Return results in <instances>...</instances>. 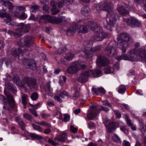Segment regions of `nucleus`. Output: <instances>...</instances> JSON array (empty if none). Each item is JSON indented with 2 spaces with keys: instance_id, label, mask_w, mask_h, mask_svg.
I'll return each mask as SVG.
<instances>
[{
  "instance_id": "nucleus-1",
  "label": "nucleus",
  "mask_w": 146,
  "mask_h": 146,
  "mask_svg": "<svg viewBox=\"0 0 146 146\" xmlns=\"http://www.w3.org/2000/svg\"><path fill=\"white\" fill-rule=\"evenodd\" d=\"M113 8L112 4L107 1L101 2L96 7L98 11L102 10L108 12L111 11L106 16V21L107 25L105 26L106 28L110 31H111L113 28H116L117 26L115 22L116 21L117 16L116 13L112 11Z\"/></svg>"
},
{
  "instance_id": "nucleus-2",
  "label": "nucleus",
  "mask_w": 146,
  "mask_h": 146,
  "mask_svg": "<svg viewBox=\"0 0 146 146\" xmlns=\"http://www.w3.org/2000/svg\"><path fill=\"white\" fill-rule=\"evenodd\" d=\"M128 55L123 54L117 56L116 59L118 60H126L131 61L136 60V56H139L141 60L146 61V50L139 49H133L128 52Z\"/></svg>"
},
{
  "instance_id": "nucleus-3",
  "label": "nucleus",
  "mask_w": 146,
  "mask_h": 146,
  "mask_svg": "<svg viewBox=\"0 0 146 146\" xmlns=\"http://www.w3.org/2000/svg\"><path fill=\"white\" fill-rule=\"evenodd\" d=\"M88 27L91 28V30L93 31L98 33L93 36L92 39L97 41H102L104 38L109 37L110 36L111 34H108L103 32L102 29L99 25L93 22H88Z\"/></svg>"
},
{
  "instance_id": "nucleus-4",
  "label": "nucleus",
  "mask_w": 146,
  "mask_h": 146,
  "mask_svg": "<svg viewBox=\"0 0 146 146\" xmlns=\"http://www.w3.org/2000/svg\"><path fill=\"white\" fill-rule=\"evenodd\" d=\"M130 39L129 35L127 33H122L117 38V46L122 50L123 53H125L126 48L129 46L128 42Z\"/></svg>"
},
{
  "instance_id": "nucleus-5",
  "label": "nucleus",
  "mask_w": 146,
  "mask_h": 146,
  "mask_svg": "<svg viewBox=\"0 0 146 146\" xmlns=\"http://www.w3.org/2000/svg\"><path fill=\"white\" fill-rule=\"evenodd\" d=\"M30 28V25L29 24L24 25L23 23H21L18 25L16 29V30L19 33H16L13 32L11 30L6 29H4V31L9 35L16 37H19L23 33H25L29 30Z\"/></svg>"
},
{
  "instance_id": "nucleus-6",
  "label": "nucleus",
  "mask_w": 146,
  "mask_h": 146,
  "mask_svg": "<svg viewBox=\"0 0 146 146\" xmlns=\"http://www.w3.org/2000/svg\"><path fill=\"white\" fill-rule=\"evenodd\" d=\"M85 63L82 61H77L71 64L68 66L67 72L69 74H73L80 70L85 68Z\"/></svg>"
},
{
  "instance_id": "nucleus-7",
  "label": "nucleus",
  "mask_w": 146,
  "mask_h": 146,
  "mask_svg": "<svg viewBox=\"0 0 146 146\" xmlns=\"http://www.w3.org/2000/svg\"><path fill=\"white\" fill-rule=\"evenodd\" d=\"M76 31L79 33H85L88 32V29L85 25L74 24L72 25L68 29L67 33L69 35H72Z\"/></svg>"
},
{
  "instance_id": "nucleus-8",
  "label": "nucleus",
  "mask_w": 146,
  "mask_h": 146,
  "mask_svg": "<svg viewBox=\"0 0 146 146\" xmlns=\"http://www.w3.org/2000/svg\"><path fill=\"white\" fill-rule=\"evenodd\" d=\"M41 20L44 21L46 23H51L59 24L62 23L63 21L66 20V17L64 16H62L60 18H57L55 17H52L48 15H45L41 16L40 17Z\"/></svg>"
},
{
  "instance_id": "nucleus-9",
  "label": "nucleus",
  "mask_w": 146,
  "mask_h": 146,
  "mask_svg": "<svg viewBox=\"0 0 146 146\" xmlns=\"http://www.w3.org/2000/svg\"><path fill=\"white\" fill-rule=\"evenodd\" d=\"M100 110L98 106L96 105L90 106L87 113V117L90 120L95 118L100 113Z\"/></svg>"
},
{
  "instance_id": "nucleus-10",
  "label": "nucleus",
  "mask_w": 146,
  "mask_h": 146,
  "mask_svg": "<svg viewBox=\"0 0 146 146\" xmlns=\"http://www.w3.org/2000/svg\"><path fill=\"white\" fill-rule=\"evenodd\" d=\"M7 98L9 105L15 111H17L16 108V105L14 98L12 94L9 92H4Z\"/></svg>"
},
{
  "instance_id": "nucleus-11",
  "label": "nucleus",
  "mask_w": 146,
  "mask_h": 146,
  "mask_svg": "<svg viewBox=\"0 0 146 146\" xmlns=\"http://www.w3.org/2000/svg\"><path fill=\"white\" fill-rule=\"evenodd\" d=\"M23 64L27 68L32 70L36 69V65L35 61L29 58H25L23 60Z\"/></svg>"
},
{
  "instance_id": "nucleus-12",
  "label": "nucleus",
  "mask_w": 146,
  "mask_h": 146,
  "mask_svg": "<svg viewBox=\"0 0 146 146\" xmlns=\"http://www.w3.org/2000/svg\"><path fill=\"white\" fill-rule=\"evenodd\" d=\"M105 52L107 55L110 57L115 56L116 53V48L115 45L111 44H109L106 47Z\"/></svg>"
},
{
  "instance_id": "nucleus-13",
  "label": "nucleus",
  "mask_w": 146,
  "mask_h": 146,
  "mask_svg": "<svg viewBox=\"0 0 146 146\" xmlns=\"http://www.w3.org/2000/svg\"><path fill=\"white\" fill-rule=\"evenodd\" d=\"M23 81L27 84L28 86L31 90H33L37 86L36 80L34 78L25 77L23 79Z\"/></svg>"
},
{
  "instance_id": "nucleus-14",
  "label": "nucleus",
  "mask_w": 146,
  "mask_h": 146,
  "mask_svg": "<svg viewBox=\"0 0 146 146\" xmlns=\"http://www.w3.org/2000/svg\"><path fill=\"white\" fill-rule=\"evenodd\" d=\"M7 79L9 81H12L14 83H16L17 85L21 87L24 86V84L19 79V77L17 75H15L13 78H12L11 76L8 74H7Z\"/></svg>"
},
{
  "instance_id": "nucleus-15",
  "label": "nucleus",
  "mask_w": 146,
  "mask_h": 146,
  "mask_svg": "<svg viewBox=\"0 0 146 146\" xmlns=\"http://www.w3.org/2000/svg\"><path fill=\"white\" fill-rule=\"evenodd\" d=\"M96 63L99 67H101L108 64L109 61L105 56H100L98 57L96 60Z\"/></svg>"
},
{
  "instance_id": "nucleus-16",
  "label": "nucleus",
  "mask_w": 146,
  "mask_h": 146,
  "mask_svg": "<svg viewBox=\"0 0 146 146\" xmlns=\"http://www.w3.org/2000/svg\"><path fill=\"white\" fill-rule=\"evenodd\" d=\"M67 135V134L66 132H63L56 137L54 138V140L61 142L70 143L72 141V140H69L68 139Z\"/></svg>"
},
{
  "instance_id": "nucleus-17",
  "label": "nucleus",
  "mask_w": 146,
  "mask_h": 146,
  "mask_svg": "<svg viewBox=\"0 0 146 146\" xmlns=\"http://www.w3.org/2000/svg\"><path fill=\"white\" fill-rule=\"evenodd\" d=\"M90 76L89 70L82 72L78 78V80L80 83H84L87 81L88 78Z\"/></svg>"
},
{
  "instance_id": "nucleus-18",
  "label": "nucleus",
  "mask_w": 146,
  "mask_h": 146,
  "mask_svg": "<svg viewBox=\"0 0 146 146\" xmlns=\"http://www.w3.org/2000/svg\"><path fill=\"white\" fill-rule=\"evenodd\" d=\"M34 38L31 36H26L25 37L24 41L25 42L24 46L25 48L31 46L33 44Z\"/></svg>"
},
{
  "instance_id": "nucleus-19",
  "label": "nucleus",
  "mask_w": 146,
  "mask_h": 146,
  "mask_svg": "<svg viewBox=\"0 0 146 146\" xmlns=\"http://www.w3.org/2000/svg\"><path fill=\"white\" fill-rule=\"evenodd\" d=\"M115 68L116 70H118L119 68L118 66L117 65L113 66L112 64H111L110 66L105 68V72L106 74L113 73L115 70Z\"/></svg>"
},
{
  "instance_id": "nucleus-20",
  "label": "nucleus",
  "mask_w": 146,
  "mask_h": 146,
  "mask_svg": "<svg viewBox=\"0 0 146 146\" xmlns=\"http://www.w3.org/2000/svg\"><path fill=\"white\" fill-rule=\"evenodd\" d=\"M69 94L67 92H62L59 95L56 94L54 97V98L56 101L58 102L61 103L62 102V100L60 97L64 98L65 96H68Z\"/></svg>"
},
{
  "instance_id": "nucleus-21",
  "label": "nucleus",
  "mask_w": 146,
  "mask_h": 146,
  "mask_svg": "<svg viewBox=\"0 0 146 146\" xmlns=\"http://www.w3.org/2000/svg\"><path fill=\"white\" fill-rule=\"evenodd\" d=\"M16 90V87L13 86L12 84L7 82H5V86L4 91H15Z\"/></svg>"
},
{
  "instance_id": "nucleus-22",
  "label": "nucleus",
  "mask_w": 146,
  "mask_h": 146,
  "mask_svg": "<svg viewBox=\"0 0 146 146\" xmlns=\"http://www.w3.org/2000/svg\"><path fill=\"white\" fill-rule=\"evenodd\" d=\"M136 19L135 18L133 17H131L127 19H123L124 21L126 22L127 25L133 27L134 26L135 23L136 22Z\"/></svg>"
},
{
  "instance_id": "nucleus-23",
  "label": "nucleus",
  "mask_w": 146,
  "mask_h": 146,
  "mask_svg": "<svg viewBox=\"0 0 146 146\" xmlns=\"http://www.w3.org/2000/svg\"><path fill=\"white\" fill-rule=\"evenodd\" d=\"M2 18L5 17L7 19L4 20V21L8 25H12V21L11 20V18L9 14L5 12L3 13Z\"/></svg>"
},
{
  "instance_id": "nucleus-24",
  "label": "nucleus",
  "mask_w": 146,
  "mask_h": 146,
  "mask_svg": "<svg viewBox=\"0 0 146 146\" xmlns=\"http://www.w3.org/2000/svg\"><path fill=\"white\" fill-rule=\"evenodd\" d=\"M115 123L113 122H110L109 123L106 125L108 131L110 133H111L115 130Z\"/></svg>"
},
{
  "instance_id": "nucleus-25",
  "label": "nucleus",
  "mask_w": 146,
  "mask_h": 146,
  "mask_svg": "<svg viewBox=\"0 0 146 146\" xmlns=\"http://www.w3.org/2000/svg\"><path fill=\"white\" fill-rule=\"evenodd\" d=\"M124 5L125 4L123 3V5L120 6L117 8L118 12L123 15H126L128 13V11L125 9Z\"/></svg>"
},
{
  "instance_id": "nucleus-26",
  "label": "nucleus",
  "mask_w": 146,
  "mask_h": 146,
  "mask_svg": "<svg viewBox=\"0 0 146 146\" xmlns=\"http://www.w3.org/2000/svg\"><path fill=\"white\" fill-rule=\"evenodd\" d=\"M25 51V48L22 46L21 48H19L17 49L13 50L11 52V54L14 56H17L19 54L24 52Z\"/></svg>"
},
{
  "instance_id": "nucleus-27",
  "label": "nucleus",
  "mask_w": 146,
  "mask_h": 146,
  "mask_svg": "<svg viewBox=\"0 0 146 146\" xmlns=\"http://www.w3.org/2000/svg\"><path fill=\"white\" fill-rule=\"evenodd\" d=\"M125 116L127 125L130 127L132 130L133 131L136 130V127L132 124L131 120L129 119L128 116L125 114Z\"/></svg>"
},
{
  "instance_id": "nucleus-28",
  "label": "nucleus",
  "mask_w": 146,
  "mask_h": 146,
  "mask_svg": "<svg viewBox=\"0 0 146 146\" xmlns=\"http://www.w3.org/2000/svg\"><path fill=\"white\" fill-rule=\"evenodd\" d=\"M89 72L90 76H92L93 77H99L102 75L101 72L99 70H90Z\"/></svg>"
},
{
  "instance_id": "nucleus-29",
  "label": "nucleus",
  "mask_w": 146,
  "mask_h": 146,
  "mask_svg": "<svg viewBox=\"0 0 146 146\" xmlns=\"http://www.w3.org/2000/svg\"><path fill=\"white\" fill-rule=\"evenodd\" d=\"M90 11V9L88 6H84L82 9V14L85 16H87Z\"/></svg>"
},
{
  "instance_id": "nucleus-30",
  "label": "nucleus",
  "mask_w": 146,
  "mask_h": 146,
  "mask_svg": "<svg viewBox=\"0 0 146 146\" xmlns=\"http://www.w3.org/2000/svg\"><path fill=\"white\" fill-rule=\"evenodd\" d=\"M15 120L19 123L21 128L23 130H24L25 125L22 120L20 118L16 117H15Z\"/></svg>"
},
{
  "instance_id": "nucleus-31",
  "label": "nucleus",
  "mask_w": 146,
  "mask_h": 146,
  "mask_svg": "<svg viewBox=\"0 0 146 146\" xmlns=\"http://www.w3.org/2000/svg\"><path fill=\"white\" fill-rule=\"evenodd\" d=\"M3 5L9 10H12L14 7L13 5L9 1H4Z\"/></svg>"
},
{
  "instance_id": "nucleus-32",
  "label": "nucleus",
  "mask_w": 146,
  "mask_h": 146,
  "mask_svg": "<svg viewBox=\"0 0 146 146\" xmlns=\"http://www.w3.org/2000/svg\"><path fill=\"white\" fill-rule=\"evenodd\" d=\"M5 63L7 66H8L11 63V61L9 59L3 58L0 60V70L2 68V64Z\"/></svg>"
},
{
  "instance_id": "nucleus-33",
  "label": "nucleus",
  "mask_w": 146,
  "mask_h": 146,
  "mask_svg": "<svg viewBox=\"0 0 146 146\" xmlns=\"http://www.w3.org/2000/svg\"><path fill=\"white\" fill-rule=\"evenodd\" d=\"M29 135L31 138L36 140L42 139L43 138L42 136L34 133H31Z\"/></svg>"
},
{
  "instance_id": "nucleus-34",
  "label": "nucleus",
  "mask_w": 146,
  "mask_h": 146,
  "mask_svg": "<svg viewBox=\"0 0 146 146\" xmlns=\"http://www.w3.org/2000/svg\"><path fill=\"white\" fill-rule=\"evenodd\" d=\"M74 56V54L72 53H70L66 54L64 57V58L67 60L70 61L71 60Z\"/></svg>"
},
{
  "instance_id": "nucleus-35",
  "label": "nucleus",
  "mask_w": 146,
  "mask_h": 146,
  "mask_svg": "<svg viewBox=\"0 0 146 146\" xmlns=\"http://www.w3.org/2000/svg\"><path fill=\"white\" fill-rule=\"evenodd\" d=\"M111 138L112 139L114 142L119 143H121V140L120 139L118 135L116 134L115 135L113 136Z\"/></svg>"
},
{
  "instance_id": "nucleus-36",
  "label": "nucleus",
  "mask_w": 146,
  "mask_h": 146,
  "mask_svg": "<svg viewBox=\"0 0 146 146\" xmlns=\"http://www.w3.org/2000/svg\"><path fill=\"white\" fill-rule=\"evenodd\" d=\"M101 47L102 46L101 45H99L92 48L90 50L92 52H95L100 50Z\"/></svg>"
},
{
  "instance_id": "nucleus-37",
  "label": "nucleus",
  "mask_w": 146,
  "mask_h": 146,
  "mask_svg": "<svg viewBox=\"0 0 146 146\" xmlns=\"http://www.w3.org/2000/svg\"><path fill=\"white\" fill-rule=\"evenodd\" d=\"M66 79V77L65 76H60L59 79V83L61 85L64 84V82H65Z\"/></svg>"
},
{
  "instance_id": "nucleus-38",
  "label": "nucleus",
  "mask_w": 146,
  "mask_h": 146,
  "mask_svg": "<svg viewBox=\"0 0 146 146\" xmlns=\"http://www.w3.org/2000/svg\"><path fill=\"white\" fill-rule=\"evenodd\" d=\"M140 127L142 133L144 134L145 133L146 129L145 125L143 123H140Z\"/></svg>"
},
{
  "instance_id": "nucleus-39",
  "label": "nucleus",
  "mask_w": 146,
  "mask_h": 146,
  "mask_svg": "<svg viewBox=\"0 0 146 146\" xmlns=\"http://www.w3.org/2000/svg\"><path fill=\"white\" fill-rule=\"evenodd\" d=\"M38 97V94L36 92L33 93L31 96V98L32 100L33 101L36 100Z\"/></svg>"
},
{
  "instance_id": "nucleus-40",
  "label": "nucleus",
  "mask_w": 146,
  "mask_h": 146,
  "mask_svg": "<svg viewBox=\"0 0 146 146\" xmlns=\"http://www.w3.org/2000/svg\"><path fill=\"white\" fill-rule=\"evenodd\" d=\"M38 123V124L46 126L48 128H50L51 127L50 124L47 123L45 121H40V123Z\"/></svg>"
},
{
  "instance_id": "nucleus-41",
  "label": "nucleus",
  "mask_w": 146,
  "mask_h": 146,
  "mask_svg": "<svg viewBox=\"0 0 146 146\" xmlns=\"http://www.w3.org/2000/svg\"><path fill=\"white\" fill-rule=\"evenodd\" d=\"M32 126L33 128L36 130L40 132H42V130L40 126L34 124H32Z\"/></svg>"
},
{
  "instance_id": "nucleus-42",
  "label": "nucleus",
  "mask_w": 146,
  "mask_h": 146,
  "mask_svg": "<svg viewBox=\"0 0 146 146\" xmlns=\"http://www.w3.org/2000/svg\"><path fill=\"white\" fill-rule=\"evenodd\" d=\"M22 104L23 105L24 108H25V106L27 104V97L24 95H23L22 97Z\"/></svg>"
},
{
  "instance_id": "nucleus-43",
  "label": "nucleus",
  "mask_w": 146,
  "mask_h": 146,
  "mask_svg": "<svg viewBox=\"0 0 146 146\" xmlns=\"http://www.w3.org/2000/svg\"><path fill=\"white\" fill-rule=\"evenodd\" d=\"M29 104L32 108H33L35 109H37L40 106L41 104L40 102H38L36 104L33 105L29 103Z\"/></svg>"
},
{
  "instance_id": "nucleus-44",
  "label": "nucleus",
  "mask_w": 146,
  "mask_h": 146,
  "mask_svg": "<svg viewBox=\"0 0 146 146\" xmlns=\"http://www.w3.org/2000/svg\"><path fill=\"white\" fill-rule=\"evenodd\" d=\"M101 102L103 105L108 106L109 107H111L112 106L111 104L108 102V101L106 100H104L101 101Z\"/></svg>"
},
{
  "instance_id": "nucleus-45",
  "label": "nucleus",
  "mask_w": 146,
  "mask_h": 146,
  "mask_svg": "<svg viewBox=\"0 0 146 146\" xmlns=\"http://www.w3.org/2000/svg\"><path fill=\"white\" fill-rule=\"evenodd\" d=\"M92 91H105L104 88L103 87L97 88H93L92 89Z\"/></svg>"
},
{
  "instance_id": "nucleus-46",
  "label": "nucleus",
  "mask_w": 146,
  "mask_h": 146,
  "mask_svg": "<svg viewBox=\"0 0 146 146\" xmlns=\"http://www.w3.org/2000/svg\"><path fill=\"white\" fill-rule=\"evenodd\" d=\"M64 118L63 119L62 121L65 122L68 121L70 119V116L67 114H64Z\"/></svg>"
},
{
  "instance_id": "nucleus-47",
  "label": "nucleus",
  "mask_w": 146,
  "mask_h": 146,
  "mask_svg": "<svg viewBox=\"0 0 146 146\" xmlns=\"http://www.w3.org/2000/svg\"><path fill=\"white\" fill-rule=\"evenodd\" d=\"M113 111L115 115V116L117 118H120L121 116V115L120 112L118 110H113Z\"/></svg>"
},
{
  "instance_id": "nucleus-48",
  "label": "nucleus",
  "mask_w": 146,
  "mask_h": 146,
  "mask_svg": "<svg viewBox=\"0 0 146 146\" xmlns=\"http://www.w3.org/2000/svg\"><path fill=\"white\" fill-rule=\"evenodd\" d=\"M23 116L26 119L29 120H31L32 119V116L30 115L28 113H25L23 114Z\"/></svg>"
},
{
  "instance_id": "nucleus-49",
  "label": "nucleus",
  "mask_w": 146,
  "mask_h": 146,
  "mask_svg": "<svg viewBox=\"0 0 146 146\" xmlns=\"http://www.w3.org/2000/svg\"><path fill=\"white\" fill-rule=\"evenodd\" d=\"M92 94L94 95L98 96L100 95L102 96V95L105 94V92H92Z\"/></svg>"
},
{
  "instance_id": "nucleus-50",
  "label": "nucleus",
  "mask_w": 146,
  "mask_h": 146,
  "mask_svg": "<svg viewBox=\"0 0 146 146\" xmlns=\"http://www.w3.org/2000/svg\"><path fill=\"white\" fill-rule=\"evenodd\" d=\"M0 100H1L4 104H7V101L5 97L2 95H0Z\"/></svg>"
},
{
  "instance_id": "nucleus-51",
  "label": "nucleus",
  "mask_w": 146,
  "mask_h": 146,
  "mask_svg": "<svg viewBox=\"0 0 146 146\" xmlns=\"http://www.w3.org/2000/svg\"><path fill=\"white\" fill-rule=\"evenodd\" d=\"M59 11V10L58 9L56 10L55 8H52L51 9L52 14L53 15H56L57 14Z\"/></svg>"
},
{
  "instance_id": "nucleus-52",
  "label": "nucleus",
  "mask_w": 146,
  "mask_h": 146,
  "mask_svg": "<svg viewBox=\"0 0 146 146\" xmlns=\"http://www.w3.org/2000/svg\"><path fill=\"white\" fill-rule=\"evenodd\" d=\"M27 17V15H25L24 12L21 13V15H19V18L21 19H26Z\"/></svg>"
},
{
  "instance_id": "nucleus-53",
  "label": "nucleus",
  "mask_w": 146,
  "mask_h": 146,
  "mask_svg": "<svg viewBox=\"0 0 146 146\" xmlns=\"http://www.w3.org/2000/svg\"><path fill=\"white\" fill-rule=\"evenodd\" d=\"M70 130L71 131L75 133L77 132L78 129L76 127H74V126L71 125L70 127Z\"/></svg>"
},
{
  "instance_id": "nucleus-54",
  "label": "nucleus",
  "mask_w": 146,
  "mask_h": 146,
  "mask_svg": "<svg viewBox=\"0 0 146 146\" xmlns=\"http://www.w3.org/2000/svg\"><path fill=\"white\" fill-rule=\"evenodd\" d=\"M12 16L15 17H18L19 16V13L18 11H15L12 13Z\"/></svg>"
},
{
  "instance_id": "nucleus-55",
  "label": "nucleus",
  "mask_w": 146,
  "mask_h": 146,
  "mask_svg": "<svg viewBox=\"0 0 146 146\" xmlns=\"http://www.w3.org/2000/svg\"><path fill=\"white\" fill-rule=\"evenodd\" d=\"M29 110L30 112L35 116V117L37 116V115L36 113V111L35 110V109H29Z\"/></svg>"
},
{
  "instance_id": "nucleus-56",
  "label": "nucleus",
  "mask_w": 146,
  "mask_h": 146,
  "mask_svg": "<svg viewBox=\"0 0 146 146\" xmlns=\"http://www.w3.org/2000/svg\"><path fill=\"white\" fill-rule=\"evenodd\" d=\"M65 3V2L62 0L61 1L58 2V7L59 8L62 7L64 5Z\"/></svg>"
},
{
  "instance_id": "nucleus-57",
  "label": "nucleus",
  "mask_w": 146,
  "mask_h": 146,
  "mask_svg": "<svg viewBox=\"0 0 146 146\" xmlns=\"http://www.w3.org/2000/svg\"><path fill=\"white\" fill-rule=\"evenodd\" d=\"M40 115L44 119H46L47 118L50 116V115L49 114L44 113H40Z\"/></svg>"
},
{
  "instance_id": "nucleus-58",
  "label": "nucleus",
  "mask_w": 146,
  "mask_h": 146,
  "mask_svg": "<svg viewBox=\"0 0 146 146\" xmlns=\"http://www.w3.org/2000/svg\"><path fill=\"white\" fill-rule=\"evenodd\" d=\"M100 110V111L101 110H102L104 111L105 112H107L109 111L110 110V109L106 107H104L103 106H101V108Z\"/></svg>"
},
{
  "instance_id": "nucleus-59",
  "label": "nucleus",
  "mask_w": 146,
  "mask_h": 146,
  "mask_svg": "<svg viewBox=\"0 0 146 146\" xmlns=\"http://www.w3.org/2000/svg\"><path fill=\"white\" fill-rule=\"evenodd\" d=\"M79 95V92H74L72 96V97L74 99L78 97Z\"/></svg>"
},
{
  "instance_id": "nucleus-60",
  "label": "nucleus",
  "mask_w": 146,
  "mask_h": 146,
  "mask_svg": "<svg viewBox=\"0 0 146 146\" xmlns=\"http://www.w3.org/2000/svg\"><path fill=\"white\" fill-rule=\"evenodd\" d=\"M49 9V7L48 5H46L43 7V11L48 12Z\"/></svg>"
},
{
  "instance_id": "nucleus-61",
  "label": "nucleus",
  "mask_w": 146,
  "mask_h": 146,
  "mask_svg": "<svg viewBox=\"0 0 146 146\" xmlns=\"http://www.w3.org/2000/svg\"><path fill=\"white\" fill-rule=\"evenodd\" d=\"M66 48H60L58 49L57 51V53L59 54H60L66 50Z\"/></svg>"
},
{
  "instance_id": "nucleus-62",
  "label": "nucleus",
  "mask_w": 146,
  "mask_h": 146,
  "mask_svg": "<svg viewBox=\"0 0 146 146\" xmlns=\"http://www.w3.org/2000/svg\"><path fill=\"white\" fill-rule=\"evenodd\" d=\"M88 126L89 128L92 129L95 127V125L93 123L90 122L88 123Z\"/></svg>"
},
{
  "instance_id": "nucleus-63",
  "label": "nucleus",
  "mask_w": 146,
  "mask_h": 146,
  "mask_svg": "<svg viewBox=\"0 0 146 146\" xmlns=\"http://www.w3.org/2000/svg\"><path fill=\"white\" fill-rule=\"evenodd\" d=\"M142 26V24L140 22L138 21L137 19H136V22L135 23L134 26L138 27H141Z\"/></svg>"
},
{
  "instance_id": "nucleus-64",
  "label": "nucleus",
  "mask_w": 146,
  "mask_h": 146,
  "mask_svg": "<svg viewBox=\"0 0 146 146\" xmlns=\"http://www.w3.org/2000/svg\"><path fill=\"white\" fill-rule=\"evenodd\" d=\"M32 8L35 11H38L39 10V7L37 5H35L32 7Z\"/></svg>"
}]
</instances>
